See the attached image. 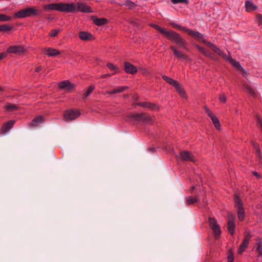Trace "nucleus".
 I'll use <instances>...</instances> for the list:
<instances>
[{
  "instance_id": "obj_1",
  "label": "nucleus",
  "mask_w": 262,
  "mask_h": 262,
  "mask_svg": "<svg viewBox=\"0 0 262 262\" xmlns=\"http://www.w3.org/2000/svg\"><path fill=\"white\" fill-rule=\"evenodd\" d=\"M45 10H56L60 12L75 13L76 12L92 13V8L84 3H78L77 6L74 3H52L43 6Z\"/></svg>"
},
{
  "instance_id": "obj_2",
  "label": "nucleus",
  "mask_w": 262,
  "mask_h": 262,
  "mask_svg": "<svg viewBox=\"0 0 262 262\" xmlns=\"http://www.w3.org/2000/svg\"><path fill=\"white\" fill-rule=\"evenodd\" d=\"M150 26L159 31L167 39L177 45L179 48L188 50L187 42L178 32L172 30H167L156 24H152Z\"/></svg>"
},
{
  "instance_id": "obj_3",
  "label": "nucleus",
  "mask_w": 262,
  "mask_h": 262,
  "mask_svg": "<svg viewBox=\"0 0 262 262\" xmlns=\"http://www.w3.org/2000/svg\"><path fill=\"white\" fill-rule=\"evenodd\" d=\"M129 121H134L135 123H142L143 124H152V116L147 113L139 114H130L127 116Z\"/></svg>"
},
{
  "instance_id": "obj_4",
  "label": "nucleus",
  "mask_w": 262,
  "mask_h": 262,
  "mask_svg": "<svg viewBox=\"0 0 262 262\" xmlns=\"http://www.w3.org/2000/svg\"><path fill=\"white\" fill-rule=\"evenodd\" d=\"M41 13V9H37L35 7H30L20 10L15 13L14 14V17L16 18H23L40 16Z\"/></svg>"
},
{
  "instance_id": "obj_5",
  "label": "nucleus",
  "mask_w": 262,
  "mask_h": 262,
  "mask_svg": "<svg viewBox=\"0 0 262 262\" xmlns=\"http://www.w3.org/2000/svg\"><path fill=\"white\" fill-rule=\"evenodd\" d=\"M169 25L173 28L187 32L188 34V35L192 36L195 39L198 40L199 41L202 42L207 45L206 42H207L208 41H207L204 38L203 35L200 33L199 32L195 31L191 29H188L186 27H182L181 25L177 24L173 21L170 22Z\"/></svg>"
},
{
  "instance_id": "obj_6",
  "label": "nucleus",
  "mask_w": 262,
  "mask_h": 262,
  "mask_svg": "<svg viewBox=\"0 0 262 262\" xmlns=\"http://www.w3.org/2000/svg\"><path fill=\"white\" fill-rule=\"evenodd\" d=\"M217 54L222 57L225 60L230 63L233 67L235 68L237 70L241 72L244 76H246L247 73L245 69L242 67L238 61H236L235 59H232L230 54L229 55H227L223 51L220 50Z\"/></svg>"
},
{
  "instance_id": "obj_7",
  "label": "nucleus",
  "mask_w": 262,
  "mask_h": 262,
  "mask_svg": "<svg viewBox=\"0 0 262 262\" xmlns=\"http://www.w3.org/2000/svg\"><path fill=\"white\" fill-rule=\"evenodd\" d=\"M234 200L235 202V207L237 209V216L240 222H243L245 220V209L242 200L237 194H234Z\"/></svg>"
},
{
  "instance_id": "obj_8",
  "label": "nucleus",
  "mask_w": 262,
  "mask_h": 262,
  "mask_svg": "<svg viewBox=\"0 0 262 262\" xmlns=\"http://www.w3.org/2000/svg\"><path fill=\"white\" fill-rule=\"evenodd\" d=\"M208 224L210 228L212 230L214 236L215 238H219L221 234V230L217 221L214 217H209Z\"/></svg>"
},
{
  "instance_id": "obj_9",
  "label": "nucleus",
  "mask_w": 262,
  "mask_h": 262,
  "mask_svg": "<svg viewBox=\"0 0 262 262\" xmlns=\"http://www.w3.org/2000/svg\"><path fill=\"white\" fill-rule=\"evenodd\" d=\"M26 51V49L24 46L22 45H15L9 47L6 52H2L6 53V57L8 54H15L16 55H20Z\"/></svg>"
},
{
  "instance_id": "obj_10",
  "label": "nucleus",
  "mask_w": 262,
  "mask_h": 262,
  "mask_svg": "<svg viewBox=\"0 0 262 262\" xmlns=\"http://www.w3.org/2000/svg\"><path fill=\"white\" fill-rule=\"evenodd\" d=\"M206 113L211 118L215 127L219 130L221 129V124L218 118L214 115L212 112L206 106H204Z\"/></svg>"
},
{
  "instance_id": "obj_11",
  "label": "nucleus",
  "mask_w": 262,
  "mask_h": 262,
  "mask_svg": "<svg viewBox=\"0 0 262 262\" xmlns=\"http://www.w3.org/2000/svg\"><path fill=\"white\" fill-rule=\"evenodd\" d=\"M252 235L250 232H247L244 236V239L239 246V248L238 251V253L239 254H242L248 247L249 244V241Z\"/></svg>"
},
{
  "instance_id": "obj_12",
  "label": "nucleus",
  "mask_w": 262,
  "mask_h": 262,
  "mask_svg": "<svg viewBox=\"0 0 262 262\" xmlns=\"http://www.w3.org/2000/svg\"><path fill=\"white\" fill-rule=\"evenodd\" d=\"M80 115V112L78 110H68L65 111L64 117L67 120H74Z\"/></svg>"
},
{
  "instance_id": "obj_13",
  "label": "nucleus",
  "mask_w": 262,
  "mask_h": 262,
  "mask_svg": "<svg viewBox=\"0 0 262 262\" xmlns=\"http://www.w3.org/2000/svg\"><path fill=\"white\" fill-rule=\"evenodd\" d=\"M169 84L174 86L177 92L182 98H186V94L184 89L182 87L181 84L176 80L173 79Z\"/></svg>"
},
{
  "instance_id": "obj_14",
  "label": "nucleus",
  "mask_w": 262,
  "mask_h": 262,
  "mask_svg": "<svg viewBox=\"0 0 262 262\" xmlns=\"http://www.w3.org/2000/svg\"><path fill=\"white\" fill-rule=\"evenodd\" d=\"M169 49L173 52V55L176 58L178 59H183L186 60L189 59V56L188 55L179 51L174 46H170L169 47Z\"/></svg>"
},
{
  "instance_id": "obj_15",
  "label": "nucleus",
  "mask_w": 262,
  "mask_h": 262,
  "mask_svg": "<svg viewBox=\"0 0 262 262\" xmlns=\"http://www.w3.org/2000/svg\"><path fill=\"white\" fill-rule=\"evenodd\" d=\"M235 227L234 216L232 214L228 215L227 230L231 235L234 234Z\"/></svg>"
},
{
  "instance_id": "obj_16",
  "label": "nucleus",
  "mask_w": 262,
  "mask_h": 262,
  "mask_svg": "<svg viewBox=\"0 0 262 262\" xmlns=\"http://www.w3.org/2000/svg\"><path fill=\"white\" fill-rule=\"evenodd\" d=\"M135 105L142 107H144V108H150L152 110H160V106L159 105L156 104L154 103L148 102V101L137 102L135 103Z\"/></svg>"
},
{
  "instance_id": "obj_17",
  "label": "nucleus",
  "mask_w": 262,
  "mask_h": 262,
  "mask_svg": "<svg viewBox=\"0 0 262 262\" xmlns=\"http://www.w3.org/2000/svg\"><path fill=\"white\" fill-rule=\"evenodd\" d=\"M58 86L60 89L70 91L72 89H74L75 85L71 83L69 80H64L59 82Z\"/></svg>"
},
{
  "instance_id": "obj_18",
  "label": "nucleus",
  "mask_w": 262,
  "mask_h": 262,
  "mask_svg": "<svg viewBox=\"0 0 262 262\" xmlns=\"http://www.w3.org/2000/svg\"><path fill=\"white\" fill-rule=\"evenodd\" d=\"M124 70L126 73L132 75H134L137 72V69L136 66L127 61L124 63Z\"/></svg>"
},
{
  "instance_id": "obj_19",
  "label": "nucleus",
  "mask_w": 262,
  "mask_h": 262,
  "mask_svg": "<svg viewBox=\"0 0 262 262\" xmlns=\"http://www.w3.org/2000/svg\"><path fill=\"white\" fill-rule=\"evenodd\" d=\"M15 123L14 120H9L3 124L1 128V133L5 134L13 127Z\"/></svg>"
},
{
  "instance_id": "obj_20",
  "label": "nucleus",
  "mask_w": 262,
  "mask_h": 262,
  "mask_svg": "<svg viewBox=\"0 0 262 262\" xmlns=\"http://www.w3.org/2000/svg\"><path fill=\"white\" fill-rule=\"evenodd\" d=\"M180 156L182 160L185 161H194V157L190 151H183L180 153Z\"/></svg>"
},
{
  "instance_id": "obj_21",
  "label": "nucleus",
  "mask_w": 262,
  "mask_h": 262,
  "mask_svg": "<svg viewBox=\"0 0 262 262\" xmlns=\"http://www.w3.org/2000/svg\"><path fill=\"white\" fill-rule=\"evenodd\" d=\"M78 36L80 39L83 41L91 40L94 38L91 33L85 31L79 32Z\"/></svg>"
},
{
  "instance_id": "obj_22",
  "label": "nucleus",
  "mask_w": 262,
  "mask_h": 262,
  "mask_svg": "<svg viewBox=\"0 0 262 262\" xmlns=\"http://www.w3.org/2000/svg\"><path fill=\"white\" fill-rule=\"evenodd\" d=\"M257 6L254 4L251 1L248 0L245 2V9L248 12H251L257 9Z\"/></svg>"
},
{
  "instance_id": "obj_23",
  "label": "nucleus",
  "mask_w": 262,
  "mask_h": 262,
  "mask_svg": "<svg viewBox=\"0 0 262 262\" xmlns=\"http://www.w3.org/2000/svg\"><path fill=\"white\" fill-rule=\"evenodd\" d=\"M44 117L42 116H37L34 118L32 121L29 123L30 127H34L37 126L38 124L42 123L44 122Z\"/></svg>"
},
{
  "instance_id": "obj_24",
  "label": "nucleus",
  "mask_w": 262,
  "mask_h": 262,
  "mask_svg": "<svg viewBox=\"0 0 262 262\" xmlns=\"http://www.w3.org/2000/svg\"><path fill=\"white\" fill-rule=\"evenodd\" d=\"M44 50L46 51V53L45 54L48 55L50 57H54L61 54V52L58 50L51 48H45Z\"/></svg>"
},
{
  "instance_id": "obj_25",
  "label": "nucleus",
  "mask_w": 262,
  "mask_h": 262,
  "mask_svg": "<svg viewBox=\"0 0 262 262\" xmlns=\"http://www.w3.org/2000/svg\"><path fill=\"white\" fill-rule=\"evenodd\" d=\"M94 23L98 26L104 25L108 23V20L105 18H97V17L93 16L92 17Z\"/></svg>"
},
{
  "instance_id": "obj_26",
  "label": "nucleus",
  "mask_w": 262,
  "mask_h": 262,
  "mask_svg": "<svg viewBox=\"0 0 262 262\" xmlns=\"http://www.w3.org/2000/svg\"><path fill=\"white\" fill-rule=\"evenodd\" d=\"M243 88L244 90L248 93L251 96L255 97L256 95L255 90L248 84H243Z\"/></svg>"
},
{
  "instance_id": "obj_27",
  "label": "nucleus",
  "mask_w": 262,
  "mask_h": 262,
  "mask_svg": "<svg viewBox=\"0 0 262 262\" xmlns=\"http://www.w3.org/2000/svg\"><path fill=\"white\" fill-rule=\"evenodd\" d=\"M127 89H128V87L126 86H120L114 90H113L110 91H107L106 94H109V95L115 94H117L118 93L123 92L125 90H127Z\"/></svg>"
},
{
  "instance_id": "obj_28",
  "label": "nucleus",
  "mask_w": 262,
  "mask_h": 262,
  "mask_svg": "<svg viewBox=\"0 0 262 262\" xmlns=\"http://www.w3.org/2000/svg\"><path fill=\"white\" fill-rule=\"evenodd\" d=\"M187 205H191L199 202V198L197 196H188L185 199Z\"/></svg>"
},
{
  "instance_id": "obj_29",
  "label": "nucleus",
  "mask_w": 262,
  "mask_h": 262,
  "mask_svg": "<svg viewBox=\"0 0 262 262\" xmlns=\"http://www.w3.org/2000/svg\"><path fill=\"white\" fill-rule=\"evenodd\" d=\"M118 5L119 6H125L127 7L130 10H133V9H135L137 6L136 4H135L134 2H132L130 0L125 1L124 3H123V4L119 3Z\"/></svg>"
},
{
  "instance_id": "obj_30",
  "label": "nucleus",
  "mask_w": 262,
  "mask_h": 262,
  "mask_svg": "<svg viewBox=\"0 0 262 262\" xmlns=\"http://www.w3.org/2000/svg\"><path fill=\"white\" fill-rule=\"evenodd\" d=\"M106 67L112 71H114L113 75L115 74L116 73H121V71L119 69V67L116 65H114L112 63H107L106 64Z\"/></svg>"
},
{
  "instance_id": "obj_31",
  "label": "nucleus",
  "mask_w": 262,
  "mask_h": 262,
  "mask_svg": "<svg viewBox=\"0 0 262 262\" xmlns=\"http://www.w3.org/2000/svg\"><path fill=\"white\" fill-rule=\"evenodd\" d=\"M5 110L8 111H14L18 109V107L17 105L14 104L8 103L4 106Z\"/></svg>"
},
{
  "instance_id": "obj_32",
  "label": "nucleus",
  "mask_w": 262,
  "mask_h": 262,
  "mask_svg": "<svg viewBox=\"0 0 262 262\" xmlns=\"http://www.w3.org/2000/svg\"><path fill=\"white\" fill-rule=\"evenodd\" d=\"M257 248L256 249V252L257 253V256L260 257L262 256V242L259 239L256 243Z\"/></svg>"
},
{
  "instance_id": "obj_33",
  "label": "nucleus",
  "mask_w": 262,
  "mask_h": 262,
  "mask_svg": "<svg viewBox=\"0 0 262 262\" xmlns=\"http://www.w3.org/2000/svg\"><path fill=\"white\" fill-rule=\"evenodd\" d=\"M207 43V46L210 48L212 50L215 52V53L217 54L219 53V52L220 51V50H221L219 48H218L216 45H215L214 44H213V43L211 42H206Z\"/></svg>"
},
{
  "instance_id": "obj_34",
  "label": "nucleus",
  "mask_w": 262,
  "mask_h": 262,
  "mask_svg": "<svg viewBox=\"0 0 262 262\" xmlns=\"http://www.w3.org/2000/svg\"><path fill=\"white\" fill-rule=\"evenodd\" d=\"M13 27L7 24L0 25V32H8L11 31Z\"/></svg>"
},
{
  "instance_id": "obj_35",
  "label": "nucleus",
  "mask_w": 262,
  "mask_h": 262,
  "mask_svg": "<svg viewBox=\"0 0 262 262\" xmlns=\"http://www.w3.org/2000/svg\"><path fill=\"white\" fill-rule=\"evenodd\" d=\"M12 17L5 14L0 13V22H5L11 20Z\"/></svg>"
},
{
  "instance_id": "obj_36",
  "label": "nucleus",
  "mask_w": 262,
  "mask_h": 262,
  "mask_svg": "<svg viewBox=\"0 0 262 262\" xmlns=\"http://www.w3.org/2000/svg\"><path fill=\"white\" fill-rule=\"evenodd\" d=\"M234 258L233 250L230 249L228 252L227 262H234Z\"/></svg>"
},
{
  "instance_id": "obj_37",
  "label": "nucleus",
  "mask_w": 262,
  "mask_h": 262,
  "mask_svg": "<svg viewBox=\"0 0 262 262\" xmlns=\"http://www.w3.org/2000/svg\"><path fill=\"white\" fill-rule=\"evenodd\" d=\"M95 87L94 85H91L89 86L86 91L84 93L83 96L84 98L87 97L89 96L91 93L93 92V91L95 89Z\"/></svg>"
},
{
  "instance_id": "obj_38",
  "label": "nucleus",
  "mask_w": 262,
  "mask_h": 262,
  "mask_svg": "<svg viewBox=\"0 0 262 262\" xmlns=\"http://www.w3.org/2000/svg\"><path fill=\"white\" fill-rule=\"evenodd\" d=\"M195 47L201 53H202L204 55L207 51L205 48L200 46V45L196 44L195 45Z\"/></svg>"
},
{
  "instance_id": "obj_39",
  "label": "nucleus",
  "mask_w": 262,
  "mask_h": 262,
  "mask_svg": "<svg viewBox=\"0 0 262 262\" xmlns=\"http://www.w3.org/2000/svg\"><path fill=\"white\" fill-rule=\"evenodd\" d=\"M256 18L258 26L262 25V15L260 13L256 14Z\"/></svg>"
},
{
  "instance_id": "obj_40",
  "label": "nucleus",
  "mask_w": 262,
  "mask_h": 262,
  "mask_svg": "<svg viewBox=\"0 0 262 262\" xmlns=\"http://www.w3.org/2000/svg\"><path fill=\"white\" fill-rule=\"evenodd\" d=\"M59 32V30L57 29H53L49 33V35L51 37H55L57 36L58 33Z\"/></svg>"
},
{
  "instance_id": "obj_41",
  "label": "nucleus",
  "mask_w": 262,
  "mask_h": 262,
  "mask_svg": "<svg viewBox=\"0 0 262 262\" xmlns=\"http://www.w3.org/2000/svg\"><path fill=\"white\" fill-rule=\"evenodd\" d=\"M171 2L174 4H179V3H188V0H171Z\"/></svg>"
},
{
  "instance_id": "obj_42",
  "label": "nucleus",
  "mask_w": 262,
  "mask_h": 262,
  "mask_svg": "<svg viewBox=\"0 0 262 262\" xmlns=\"http://www.w3.org/2000/svg\"><path fill=\"white\" fill-rule=\"evenodd\" d=\"M162 78L163 80H164L166 82H167L168 83H170V82L172 81V80H173L172 78H170V77H168L167 76H166V75H163L162 76Z\"/></svg>"
},
{
  "instance_id": "obj_43",
  "label": "nucleus",
  "mask_w": 262,
  "mask_h": 262,
  "mask_svg": "<svg viewBox=\"0 0 262 262\" xmlns=\"http://www.w3.org/2000/svg\"><path fill=\"white\" fill-rule=\"evenodd\" d=\"M219 99L223 103H225L226 102L227 98L225 94H221L219 96Z\"/></svg>"
},
{
  "instance_id": "obj_44",
  "label": "nucleus",
  "mask_w": 262,
  "mask_h": 262,
  "mask_svg": "<svg viewBox=\"0 0 262 262\" xmlns=\"http://www.w3.org/2000/svg\"><path fill=\"white\" fill-rule=\"evenodd\" d=\"M205 56H206L207 57L213 58V54L210 52L208 50H207Z\"/></svg>"
},
{
  "instance_id": "obj_45",
  "label": "nucleus",
  "mask_w": 262,
  "mask_h": 262,
  "mask_svg": "<svg viewBox=\"0 0 262 262\" xmlns=\"http://www.w3.org/2000/svg\"><path fill=\"white\" fill-rule=\"evenodd\" d=\"M252 174L256 177L257 179H259L261 178L262 176L259 174L257 171H254L252 172Z\"/></svg>"
},
{
  "instance_id": "obj_46",
  "label": "nucleus",
  "mask_w": 262,
  "mask_h": 262,
  "mask_svg": "<svg viewBox=\"0 0 262 262\" xmlns=\"http://www.w3.org/2000/svg\"><path fill=\"white\" fill-rule=\"evenodd\" d=\"M42 70V68L41 66H38L36 68L35 70V72L36 73H38Z\"/></svg>"
},
{
  "instance_id": "obj_47",
  "label": "nucleus",
  "mask_w": 262,
  "mask_h": 262,
  "mask_svg": "<svg viewBox=\"0 0 262 262\" xmlns=\"http://www.w3.org/2000/svg\"><path fill=\"white\" fill-rule=\"evenodd\" d=\"M253 147L255 149V150L260 148L259 145L256 143H255V142L253 143Z\"/></svg>"
},
{
  "instance_id": "obj_48",
  "label": "nucleus",
  "mask_w": 262,
  "mask_h": 262,
  "mask_svg": "<svg viewBox=\"0 0 262 262\" xmlns=\"http://www.w3.org/2000/svg\"><path fill=\"white\" fill-rule=\"evenodd\" d=\"M148 150L149 151L152 152H155L156 151V149L155 147H149L148 148Z\"/></svg>"
},
{
  "instance_id": "obj_49",
  "label": "nucleus",
  "mask_w": 262,
  "mask_h": 262,
  "mask_svg": "<svg viewBox=\"0 0 262 262\" xmlns=\"http://www.w3.org/2000/svg\"><path fill=\"white\" fill-rule=\"evenodd\" d=\"M111 74H103V75H102L101 76H100V78H102V79H103V78H105L107 77H109V76H111Z\"/></svg>"
},
{
  "instance_id": "obj_50",
  "label": "nucleus",
  "mask_w": 262,
  "mask_h": 262,
  "mask_svg": "<svg viewBox=\"0 0 262 262\" xmlns=\"http://www.w3.org/2000/svg\"><path fill=\"white\" fill-rule=\"evenodd\" d=\"M6 58V53H0V60H2L4 58Z\"/></svg>"
},
{
  "instance_id": "obj_51",
  "label": "nucleus",
  "mask_w": 262,
  "mask_h": 262,
  "mask_svg": "<svg viewBox=\"0 0 262 262\" xmlns=\"http://www.w3.org/2000/svg\"><path fill=\"white\" fill-rule=\"evenodd\" d=\"M257 122L258 124H259L260 127L261 128V132H262V120L258 118L257 119Z\"/></svg>"
},
{
  "instance_id": "obj_52",
  "label": "nucleus",
  "mask_w": 262,
  "mask_h": 262,
  "mask_svg": "<svg viewBox=\"0 0 262 262\" xmlns=\"http://www.w3.org/2000/svg\"><path fill=\"white\" fill-rule=\"evenodd\" d=\"M194 189H195V186H191L190 189V190H189L190 193H192L193 192V191L194 190Z\"/></svg>"
},
{
  "instance_id": "obj_53",
  "label": "nucleus",
  "mask_w": 262,
  "mask_h": 262,
  "mask_svg": "<svg viewBox=\"0 0 262 262\" xmlns=\"http://www.w3.org/2000/svg\"><path fill=\"white\" fill-rule=\"evenodd\" d=\"M257 156L258 158V159L260 161V162L262 164V156L261 155V154H260V155H257Z\"/></svg>"
},
{
  "instance_id": "obj_54",
  "label": "nucleus",
  "mask_w": 262,
  "mask_h": 262,
  "mask_svg": "<svg viewBox=\"0 0 262 262\" xmlns=\"http://www.w3.org/2000/svg\"><path fill=\"white\" fill-rule=\"evenodd\" d=\"M256 154L257 156L261 154V150L260 148L256 150Z\"/></svg>"
},
{
  "instance_id": "obj_55",
  "label": "nucleus",
  "mask_w": 262,
  "mask_h": 262,
  "mask_svg": "<svg viewBox=\"0 0 262 262\" xmlns=\"http://www.w3.org/2000/svg\"><path fill=\"white\" fill-rule=\"evenodd\" d=\"M4 90L3 88L1 86H0V92L3 91Z\"/></svg>"
},
{
  "instance_id": "obj_56",
  "label": "nucleus",
  "mask_w": 262,
  "mask_h": 262,
  "mask_svg": "<svg viewBox=\"0 0 262 262\" xmlns=\"http://www.w3.org/2000/svg\"><path fill=\"white\" fill-rule=\"evenodd\" d=\"M142 70H143V71L144 72H146V69H142Z\"/></svg>"
},
{
  "instance_id": "obj_57",
  "label": "nucleus",
  "mask_w": 262,
  "mask_h": 262,
  "mask_svg": "<svg viewBox=\"0 0 262 262\" xmlns=\"http://www.w3.org/2000/svg\"><path fill=\"white\" fill-rule=\"evenodd\" d=\"M235 113H236V114H237V113H238V110H235Z\"/></svg>"
},
{
  "instance_id": "obj_58",
  "label": "nucleus",
  "mask_w": 262,
  "mask_h": 262,
  "mask_svg": "<svg viewBox=\"0 0 262 262\" xmlns=\"http://www.w3.org/2000/svg\"><path fill=\"white\" fill-rule=\"evenodd\" d=\"M51 1V0H48V2H50V1Z\"/></svg>"
}]
</instances>
